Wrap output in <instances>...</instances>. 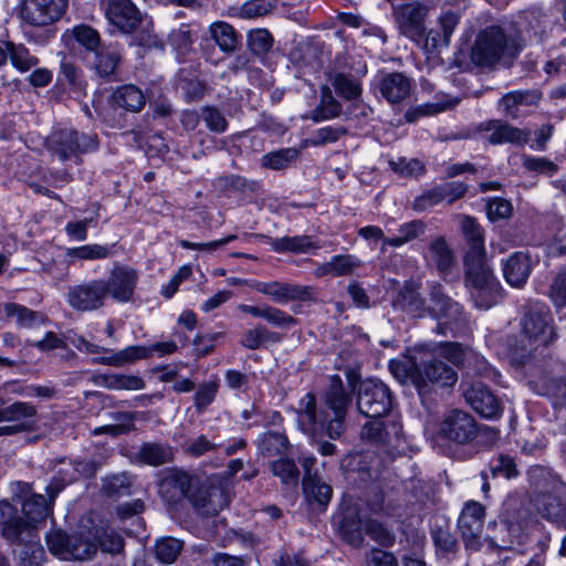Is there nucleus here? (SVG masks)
Instances as JSON below:
<instances>
[{"label":"nucleus","instance_id":"nucleus-26","mask_svg":"<svg viewBox=\"0 0 566 566\" xmlns=\"http://www.w3.org/2000/svg\"><path fill=\"white\" fill-rule=\"evenodd\" d=\"M411 80L400 72L385 74L378 82L381 96L390 104L400 103L411 92Z\"/></svg>","mask_w":566,"mask_h":566},{"label":"nucleus","instance_id":"nucleus-18","mask_svg":"<svg viewBox=\"0 0 566 566\" xmlns=\"http://www.w3.org/2000/svg\"><path fill=\"white\" fill-rule=\"evenodd\" d=\"M105 300L104 280L101 279L71 286L67 292L70 306L81 312L97 310L104 305Z\"/></svg>","mask_w":566,"mask_h":566},{"label":"nucleus","instance_id":"nucleus-59","mask_svg":"<svg viewBox=\"0 0 566 566\" xmlns=\"http://www.w3.org/2000/svg\"><path fill=\"white\" fill-rule=\"evenodd\" d=\"M106 386L114 390H140L145 381L134 375H111L106 378Z\"/></svg>","mask_w":566,"mask_h":566},{"label":"nucleus","instance_id":"nucleus-55","mask_svg":"<svg viewBox=\"0 0 566 566\" xmlns=\"http://www.w3.org/2000/svg\"><path fill=\"white\" fill-rule=\"evenodd\" d=\"M200 116L209 130L218 134L227 130L228 122L223 113L217 107L210 105L201 107Z\"/></svg>","mask_w":566,"mask_h":566},{"label":"nucleus","instance_id":"nucleus-36","mask_svg":"<svg viewBox=\"0 0 566 566\" xmlns=\"http://www.w3.org/2000/svg\"><path fill=\"white\" fill-rule=\"evenodd\" d=\"M303 492L310 503H317L321 506L328 504L333 493L329 484L311 473L305 474L303 479Z\"/></svg>","mask_w":566,"mask_h":566},{"label":"nucleus","instance_id":"nucleus-23","mask_svg":"<svg viewBox=\"0 0 566 566\" xmlns=\"http://www.w3.org/2000/svg\"><path fill=\"white\" fill-rule=\"evenodd\" d=\"M420 375L423 380V394L429 392L430 385L452 387L458 381V373L443 360L432 358L420 365Z\"/></svg>","mask_w":566,"mask_h":566},{"label":"nucleus","instance_id":"nucleus-25","mask_svg":"<svg viewBox=\"0 0 566 566\" xmlns=\"http://www.w3.org/2000/svg\"><path fill=\"white\" fill-rule=\"evenodd\" d=\"M542 97L537 90L512 91L499 101L501 112L511 118L523 116L527 107L535 106Z\"/></svg>","mask_w":566,"mask_h":566},{"label":"nucleus","instance_id":"nucleus-12","mask_svg":"<svg viewBox=\"0 0 566 566\" xmlns=\"http://www.w3.org/2000/svg\"><path fill=\"white\" fill-rule=\"evenodd\" d=\"M66 8L67 0H23L20 18L28 25L42 28L60 20Z\"/></svg>","mask_w":566,"mask_h":566},{"label":"nucleus","instance_id":"nucleus-51","mask_svg":"<svg viewBox=\"0 0 566 566\" xmlns=\"http://www.w3.org/2000/svg\"><path fill=\"white\" fill-rule=\"evenodd\" d=\"M10 61L18 71L25 73L39 64V59L31 54L23 44L12 43Z\"/></svg>","mask_w":566,"mask_h":566},{"label":"nucleus","instance_id":"nucleus-13","mask_svg":"<svg viewBox=\"0 0 566 566\" xmlns=\"http://www.w3.org/2000/svg\"><path fill=\"white\" fill-rule=\"evenodd\" d=\"M0 525L2 535L10 543L31 548L39 544V536L33 528L17 515V510L9 502H0Z\"/></svg>","mask_w":566,"mask_h":566},{"label":"nucleus","instance_id":"nucleus-1","mask_svg":"<svg viewBox=\"0 0 566 566\" xmlns=\"http://www.w3.org/2000/svg\"><path fill=\"white\" fill-rule=\"evenodd\" d=\"M324 403L333 413L332 418L327 412L318 409L316 398L312 392L302 397L296 408L297 426L313 439L323 437L325 432L331 439H337L345 430L344 422L352 405V396L347 392L338 375L329 378V384L324 392Z\"/></svg>","mask_w":566,"mask_h":566},{"label":"nucleus","instance_id":"nucleus-62","mask_svg":"<svg viewBox=\"0 0 566 566\" xmlns=\"http://www.w3.org/2000/svg\"><path fill=\"white\" fill-rule=\"evenodd\" d=\"M72 537L61 531H52L46 535L49 551L63 558L69 559L67 551Z\"/></svg>","mask_w":566,"mask_h":566},{"label":"nucleus","instance_id":"nucleus-52","mask_svg":"<svg viewBox=\"0 0 566 566\" xmlns=\"http://www.w3.org/2000/svg\"><path fill=\"white\" fill-rule=\"evenodd\" d=\"M332 85L336 93L346 99L358 98L363 91L360 84L353 76L342 73H337L332 78Z\"/></svg>","mask_w":566,"mask_h":566},{"label":"nucleus","instance_id":"nucleus-42","mask_svg":"<svg viewBox=\"0 0 566 566\" xmlns=\"http://www.w3.org/2000/svg\"><path fill=\"white\" fill-rule=\"evenodd\" d=\"M138 458L146 464L158 467L171 461L172 450L167 444L148 442L140 447Z\"/></svg>","mask_w":566,"mask_h":566},{"label":"nucleus","instance_id":"nucleus-34","mask_svg":"<svg viewBox=\"0 0 566 566\" xmlns=\"http://www.w3.org/2000/svg\"><path fill=\"white\" fill-rule=\"evenodd\" d=\"M426 229L427 226L421 220L405 222L399 226L398 234L396 237L384 239V245H381L380 251L386 252L387 247L400 248L422 235L426 232Z\"/></svg>","mask_w":566,"mask_h":566},{"label":"nucleus","instance_id":"nucleus-28","mask_svg":"<svg viewBox=\"0 0 566 566\" xmlns=\"http://www.w3.org/2000/svg\"><path fill=\"white\" fill-rule=\"evenodd\" d=\"M463 235L469 244V251L464 256L465 265L469 263L486 262L484 238L481 227L470 217H464L461 223Z\"/></svg>","mask_w":566,"mask_h":566},{"label":"nucleus","instance_id":"nucleus-37","mask_svg":"<svg viewBox=\"0 0 566 566\" xmlns=\"http://www.w3.org/2000/svg\"><path fill=\"white\" fill-rule=\"evenodd\" d=\"M209 32L213 41L224 53H232L240 43L237 31L227 22L218 21L210 25Z\"/></svg>","mask_w":566,"mask_h":566},{"label":"nucleus","instance_id":"nucleus-2","mask_svg":"<svg viewBox=\"0 0 566 566\" xmlns=\"http://www.w3.org/2000/svg\"><path fill=\"white\" fill-rule=\"evenodd\" d=\"M522 46L523 39L513 24L490 25L478 33L471 49V61L488 69L497 64L509 66Z\"/></svg>","mask_w":566,"mask_h":566},{"label":"nucleus","instance_id":"nucleus-19","mask_svg":"<svg viewBox=\"0 0 566 566\" xmlns=\"http://www.w3.org/2000/svg\"><path fill=\"white\" fill-rule=\"evenodd\" d=\"M109 23L123 33H132L142 23V13L130 0H102Z\"/></svg>","mask_w":566,"mask_h":566},{"label":"nucleus","instance_id":"nucleus-64","mask_svg":"<svg viewBox=\"0 0 566 566\" xmlns=\"http://www.w3.org/2000/svg\"><path fill=\"white\" fill-rule=\"evenodd\" d=\"M548 296L556 307H566V272H559L553 277Z\"/></svg>","mask_w":566,"mask_h":566},{"label":"nucleus","instance_id":"nucleus-10","mask_svg":"<svg viewBox=\"0 0 566 566\" xmlns=\"http://www.w3.org/2000/svg\"><path fill=\"white\" fill-rule=\"evenodd\" d=\"M50 149L64 161L71 158H78L81 154L97 148L96 136L78 133L72 128H64L54 132L49 138Z\"/></svg>","mask_w":566,"mask_h":566},{"label":"nucleus","instance_id":"nucleus-58","mask_svg":"<svg viewBox=\"0 0 566 566\" xmlns=\"http://www.w3.org/2000/svg\"><path fill=\"white\" fill-rule=\"evenodd\" d=\"M331 262L333 276L350 275L361 265V261L352 254L334 255Z\"/></svg>","mask_w":566,"mask_h":566},{"label":"nucleus","instance_id":"nucleus-40","mask_svg":"<svg viewBox=\"0 0 566 566\" xmlns=\"http://www.w3.org/2000/svg\"><path fill=\"white\" fill-rule=\"evenodd\" d=\"M22 512L28 520L24 521V523L34 528V523L45 520L50 514L51 504L44 495L33 494L31 497L23 502ZM33 531L35 532V530Z\"/></svg>","mask_w":566,"mask_h":566},{"label":"nucleus","instance_id":"nucleus-54","mask_svg":"<svg viewBox=\"0 0 566 566\" xmlns=\"http://www.w3.org/2000/svg\"><path fill=\"white\" fill-rule=\"evenodd\" d=\"M112 254V250L107 245L87 244L69 249L67 255L78 260H99L106 259Z\"/></svg>","mask_w":566,"mask_h":566},{"label":"nucleus","instance_id":"nucleus-39","mask_svg":"<svg viewBox=\"0 0 566 566\" xmlns=\"http://www.w3.org/2000/svg\"><path fill=\"white\" fill-rule=\"evenodd\" d=\"M60 69L62 80L67 84L70 92L77 97L85 95L87 83L82 70L65 57L62 59Z\"/></svg>","mask_w":566,"mask_h":566},{"label":"nucleus","instance_id":"nucleus-17","mask_svg":"<svg viewBox=\"0 0 566 566\" xmlns=\"http://www.w3.org/2000/svg\"><path fill=\"white\" fill-rule=\"evenodd\" d=\"M139 275L138 272L124 264H115L107 280H104L106 296L119 303L129 302L133 298Z\"/></svg>","mask_w":566,"mask_h":566},{"label":"nucleus","instance_id":"nucleus-9","mask_svg":"<svg viewBox=\"0 0 566 566\" xmlns=\"http://www.w3.org/2000/svg\"><path fill=\"white\" fill-rule=\"evenodd\" d=\"M356 406L365 417L382 418L392 409L391 391L378 379H365L357 387Z\"/></svg>","mask_w":566,"mask_h":566},{"label":"nucleus","instance_id":"nucleus-49","mask_svg":"<svg viewBox=\"0 0 566 566\" xmlns=\"http://www.w3.org/2000/svg\"><path fill=\"white\" fill-rule=\"evenodd\" d=\"M120 55L115 49H103L96 52L95 70L102 77L112 75L117 69Z\"/></svg>","mask_w":566,"mask_h":566},{"label":"nucleus","instance_id":"nucleus-53","mask_svg":"<svg viewBox=\"0 0 566 566\" xmlns=\"http://www.w3.org/2000/svg\"><path fill=\"white\" fill-rule=\"evenodd\" d=\"M97 551V545L82 536H72L69 544V559L85 560Z\"/></svg>","mask_w":566,"mask_h":566},{"label":"nucleus","instance_id":"nucleus-27","mask_svg":"<svg viewBox=\"0 0 566 566\" xmlns=\"http://www.w3.org/2000/svg\"><path fill=\"white\" fill-rule=\"evenodd\" d=\"M505 281L513 287H523L532 272V261L527 253L514 252L502 265Z\"/></svg>","mask_w":566,"mask_h":566},{"label":"nucleus","instance_id":"nucleus-60","mask_svg":"<svg viewBox=\"0 0 566 566\" xmlns=\"http://www.w3.org/2000/svg\"><path fill=\"white\" fill-rule=\"evenodd\" d=\"M432 538L439 554L448 556L455 553L457 539L449 530L442 527L432 530Z\"/></svg>","mask_w":566,"mask_h":566},{"label":"nucleus","instance_id":"nucleus-24","mask_svg":"<svg viewBox=\"0 0 566 566\" xmlns=\"http://www.w3.org/2000/svg\"><path fill=\"white\" fill-rule=\"evenodd\" d=\"M363 517L357 503H343L338 527L343 538L354 546L363 543Z\"/></svg>","mask_w":566,"mask_h":566},{"label":"nucleus","instance_id":"nucleus-30","mask_svg":"<svg viewBox=\"0 0 566 566\" xmlns=\"http://www.w3.org/2000/svg\"><path fill=\"white\" fill-rule=\"evenodd\" d=\"M424 259L430 265H434L440 273H448L454 265V254L443 237L433 239L427 252Z\"/></svg>","mask_w":566,"mask_h":566},{"label":"nucleus","instance_id":"nucleus-38","mask_svg":"<svg viewBox=\"0 0 566 566\" xmlns=\"http://www.w3.org/2000/svg\"><path fill=\"white\" fill-rule=\"evenodd\" d=\"M36 416V408L30 402L15 401L9 406L0 407V422H27L33 429V424L29 419Z\"/></svg>","mask_w":566,"mask_h":566},{"label":"nucleus","instance_id":"nucleus-14","mask_svg":"<svg viewBox=\"0 0 566 566\" xmlns=\"http://www.w3.org/2000/svg\"><path fill=\"white\" fill-rule=\"evenodd\" d=\"M394 7V14L400 33L412 41H420L426 33L424 19L429 8L419 2L395 6V0H388Z\"/></svg>","mask_w":566,"mask_h":566},{"label":"nucleus","instance_id":"nucleus-35","mask_svg":"<svg viewBox=\"0 0 566 566\" xmlns=\"http://www.w3.org/2000/svg\"><path fill=\"white\" fill-rule=\"evenodd\" d=\"M258 450L263 457L272 458L287 452L290 442L287 437L279 431H266L258 440Z\"/></svg>","mask_w":566,"mask_h":566},{"label":"nucleus","instance_id":"nucleus-7","mask_svg":"<svg viewBox=\"0 0 566 566\" xmlns=\"http://www.w3.org/2000/svg\"><path fill=\"white\" fill-rule=\"evenodd\" d=\"M428 312L439 322L438 333L443 335H457L468 322L462 305L444 294L440 286H433L430 292Z\"/></svg>","mask_w":566,"mask_h":566},{"label":"nucleus","instance_id":"nucleus-4","mask_svg":"<svg viewBox=\"0 0 566 566\" xmlns=\"http://www.w3.org/2000/svg\"><path fill=\"white\" fill-rule=\"evenodd\" d=\"M438 438L453 446L492 444L499 439V430L479 424L475 418L460 409L443 417L438 428Z\"/></svg>","mask_w":566,"mask_h":566},{"label":"nucleus","instance_id":"nucleus-11","mask_svg":"<svg viewBox=\"0 0 566 566\" xmlns=\"http://www.w3.org/2000/svg\"><path fill=\"white\" fill-rule=\"evenodd\" d=\"M251 287L269 296L274 303L286 304L289 302H312L316 300V290L310 285L294 284L283 281L261 282L256 281Z\"/></svg>","mask_w":566,"mask_h":566},{"label":"nucleus","instance_id":"nucleus-50","mask_svg":"<svg viewBox=\"0 0 566 566\" xmlns=\"http://www.w3.org/2000/svg\"><path fill=\"white\" fill-rule=\"evenodd\" d=\"M184 543L175 537H164L155 546L156 557L165 564L174 563L182 549Z\"/></svg>","mask_w":566,"mask_h":566},{"label":"nucleus","instance_id":"nucleus-29","mask_svg":"<svg viewBox=\"0 0 566 566\" xmlns=\"http://www.w3.org/2000/svg\"><path fill=\"white\" fill-rule=\"evenodd\" d=\"M2 313L7 318L14 319L19 328H35L48 322L44 313L33 311L18 303H4L2 305Z\"/></svg>","mask_w":566,"mask_h":566},{"label":"nucleus","instance_id":"nucleus-63","mask_svg":"<svg viewBox=\"0 0 566 566\" xmlns=\"http://www.w3.org/2000/svg\"><path fill=\"white\" fill-rule=\"evenodd\" d=\"M74 39L87 51H96L99 45L97 31L88 25H77L72 30Z\"/></svg>","mask_w":566,"mask_h":566},{"label":"nucleus","instance_id":"nucleus-43","mask_svg":"<svg viewBox=\"0 0 566 566\" xmlns=\"http://www.w3.org/2000/svg\"><path fill=\"white\" fill-rule=\"evenodd\" d=\"M281 337L277 333L271 332L263 325L248 329L242 338L241 345L248 349H258L269 343H277Z\"/></svg>","mask_w":566,"mask_h":566},{"label":"nucleus","instance_id":"nucleus-32","mask_svg":"<svg viewBox=\"0 0 566 566\" xmlns=\"http://www.w3.org/2000/svg\"><path fill=\"white\" fill-rule=\"evenodd\" d=\"M389 369L392 376L401 384H412L419 395H423V380L420 375V365L415 359L409 361L391 360Z\"/></svg>","mask_w":566,"mask_h":566},{"label":"nucleus","instance_id":"nucleus-31","mask_svg":"<svg viewBox=\"0 0 566 566\" xmlns=\"http://www.w3.org/2000/svg\"><path fill=\"white\" fill-rule=\"evenodd\" d=\"M460 17L452 11L443 12L439 18L440 29H431L426 39V45L432 49L446 48L450 43L452 33L459 24Z\"/></svg>","mask_w":566,"mask_h":566},{"label":"nucleus","instance_id":"nucleus-6","mask_svg":"<svg viewBox=\"0 0 566 566\" xmlns=\"http://www.w3.org/2000/svg\"><path fill=\"white\" fill-rule=\"evenodd\" d=\"M465 286L479 310H489L502 298L503 289L488 262L465 265Z\"/></svg>","mask_w":566,"mask_h":566},{"label":"nucleus","instance_id":"nucleus-33","mask_svg":"<svg viewBox=\"0 0 566 566\" xmlns=\"http://www.w3.org/2000/svg\"><path fill=\"white\" fill-rule=\"evenodd\" d=\"M113 101L117 106L133 113L140 112L146 104L143 91L133 84L122 85L114 91Z\"/></svg>","mask_w":566,"mask_h":566},{"label":"nucleus","instance_id":"nucleus-3","mask_svg":"<svg viewBox=\"0 0 566 566\" xmlns=\"http://www.w3.org/2000/svg\"><path fill=\"white\" fill-rule=\"evenodd\" d=\"M159 494L168 504L187 499L202 515H216L221 509V493L201 484L200 480L182 471L169 472L159 483Z\"/></svg>","mask_w":566,"mask_h":566},{"label":"nucleus","instance_id":"nucleus-22","mask_svg":"<svg viewBox=\"0 0 566 566\" xmlns=\"http://www.w3.org/2000/svg\"><path fill=\"white\" fill-rule=\"evenodd\" d=\"M479 128L481 133H484V139L492 145H524L530 138L527 130L520 129L497 119L482 123Z\"/></svg>","mask_w":566,"mask_h":566},{"label":"nucleus","instance_id":"nucleus-16","mask_svg":"<svg viewBox=\"0 0 566 566\" xmlns=\"http://www.w3.org/2000/svg\"><path fill=\"white\" fill-rule=\"evenodd\" d=\"M553 318L544 306H533L522 318V332L530 342L546 345L555 338Z\"/></svg>","mask_w":566,"mask_h":566},{"label":"nucleus","instance_id":"nucleus-48","mask_svg":"<svg viewBox=\"0 0 566 566\" xmlns=\"http://www.w3.org/2000/svg\"><path fill=\"white\" fill-rule=\"evenodd\" d=\"M394 306L400 311L417 315L422 310L423 301L417 291L405 287L398 293L394 301Z\"/></svg>","mask_w":566,"mask_h":566},{"label":"nucleus","instance_id":"nucleus-5","mask_svg":"<svg viewBox=\"0 0 566 566\" xmlns=\"http://www.w3.org/2000/svg\"><path fill=\"white\" fill-rule=\"evenodd\" d=\"M538 493L534 499L536 512L545 520L566 527V483L545 468H536Z\"/></svg>","mask_w":566,"mask_h":566},{"label":"nucleus","instance_id":"nucleus-15","mask_svg":"<svg viewBox=\"0 0 566 566\" xmlns=\"http://www.w3.org/2000/svg\"><path fill=\"white\" fill-rule=\"evenodd\" d=\"M485 507L475 501H469L463 506L458 520V528L467 548L479 549L483 533Z\"/></svg>","mask_w":566,"mask_h":566},{"label":"nucleus","instance_id":"nucleus-21","mask_svg":"<svg viewBox=\"0 0 566 566\" xmlns=\"http://www.w3.org/2000/svg\"><path fill=\"white\" fill-rule=\"evenodd\" d=\"M463 397L478 413L484 418H495L501 411L497 398L482 382L475 381L463 388Z\"/></svg>","mask_w":566,"mask_h":566},{"label":"nucleus","instance_id":"nucleus-46","mask_svg":"<svg viewBox=\"0 0 566 566\" xmlns=\"http://www.w3.org/2000/svg\"><path fill=\"white\" fill-rule=\"evenodd\" d=\"M342 113V105L334 98L328 87L323 88L319 105L314 109L313 119L315 122L326 120L337 117Z\"/></svg>","mask_w":566,"mask_h":566},{"label":"nucleus","instance_id":"nucleus-56","mask_svg":"<svg viewBox=\"0 0 566 566\" xmlns=\"http://www.w3.org/2000/svg\"><path fill=\"white\" fill-rule=\"evenodd\" d=\"M275 6V0H249L241 6L239 15L244 19L260 18L270 13Z\"/></svg>","mask_w":566,"mask_h":566},{"label":"nucleus","instance_id":"nucleus-44","mask_svg":"<svg viewBox=\"0 0 566 566\" xmlns=\"http://www.w3.org/2000/svg\"><path fill=\"white\" fill-rule=\"evenodd\" d=\"M318 248L319 245L307 235L283 237L273 242V249L276 252L307 253Z\"/></svg>","mask_w":566,"mask_h":566},{"label":"nucleus","instance_id":"nucleus-20","mask_svg":"<svg viewBox=\"0 0 566 566\" xmlns=\"http://www.w3.org/2000/svg\"><path fill=\"white\" fill-rule=\"evenodd\" d=\"M526 518L527 510L522 502L516 497H509L502 505L499 521L494 524L500 527V532L505 533L503 541L513 543L522 534Z\"/></svg>","mask_w":566,"mask_h":566},{"label":"nucleus","instance_id":"nucleus-45","mask_svg":"<svg viewBox=\"0 0 566 566\" xmlns=\"http://www.w3.org/2000/svg\"><path fill=\"white\" fill-rule=\"evenodd\" d=\"M298 155L300 150L294 147L282 148L263 155L261 165L272 170L285 169Z\"/></svg>","mask_w":566,"mask_h":566},{"label":"nucleus","instance_id":"nucleus-47","mask_svg":"<svg viewBox=\"0 0 566 566\" xmlns=\"http://www.w3.org/2000/svg\"><path fill=\"white\" fill-rule=\"evenodd\" d=\"M271 471L285 485H296L298 481V469L293 460L281 458L272 461Z\"/></svg>","mask_w":566,"mask_h":566},{"label":"nucleus","instance_id":"nucleus-41","mask_svg":"<svg viewBox=\"0 0 566 566\" xmlns=\"http://www.w3.org/2000/svg\"><path fill=\"white\" fill-rule=\"evenodd\" d=\"M149 357H151V349L146 346L134 345L118 350L112 356L101 358L99 363L118 367Z\"/></svg>","mask_w":566,"mask_h":566},{"label":"nucleus","instance_id":"nucleus-61","mask_svg":"<svg viewBox=\"0 0 566 566\" xmlns=\"http://www.w3.org/2000/svg\"><path fill=\"white\" fill-rule=\"evenodd\" d=\"M132 479L127 474L107 478L103 488L108 495L124 496L130 494Z\"/></svg>","mask_w":566,"mask_h":566},{"label":"nucleus","instance_id":"nucleus-57","mask_svg":"<svg viewBox=\"0 0 566 566\" xmlns=\"http://www.w3.org/2000/svg\"><path fill=\"white\" fill-rule=\"evenodd\" d=\"M218 389V380L203 382L198 387L193 396L195 408L198 413L203 412L207 409V407L214 400Z\"/></svg>","mask_w":566,"mask_h":566},{"label":"nucleus","instance_id":"nucleus-8","mask_svg":"<svg viewBox=\"0 0 566 566\" xmlns=\"http://www.w3.org/2000/svg\"><path fill=\"white\" fill-rule=\"evenodd\" d=\"M361 438L381 448L388 454L401 455L407 450L402 424L398 420H370L360 431Z\"/></svg>","mask_w":566,"mask_h":566}]
</instances>
